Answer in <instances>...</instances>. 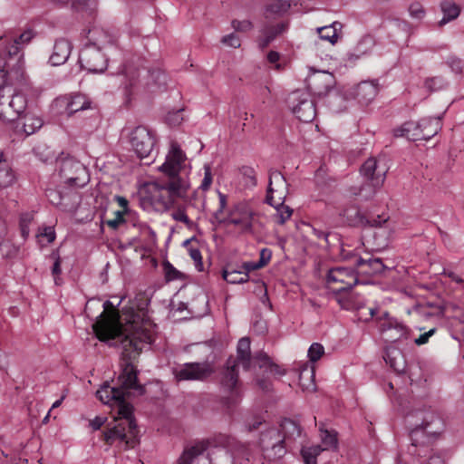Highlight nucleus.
<instances>
[{
    "label": "nucleus",
    "mask_w": 464,
    "mask_h": 464,
    "mask_svg": "<svg viewBox=\"0 0 464 464\" xmlns=\"http://www.w3.org/2000/svg\"><path fill=\"white\" fill-rule=\"evenodd\" d=\"M100 305L103 310L92 324L99 340L137 352L154 341L155 324L149 318L144 306L138 310L130 306L119 314L111 301L107 300Z\"/></svg>",
    "instance_id": "1"
},
{
    "label": "nucleus",
    "mask_w": 464,
    "mask_h": 464,
    "mask_svg": "<svg viewBox=\"0 0 464 464\" xmlns=\"http://www.w3.org/2000/svg\"><path fill=\"white\" fill-rule=\"evenodd\" d=\"M118 382V387L104 382L96 394L102 403L117 407L116 423L103 433L104 441L127 450L138 443L139 430L133 417V407L125 399L132 393L141 395L145 389L138 382L137 371L130 363L124 366Z\"/></svg>",
    "instance_id": "2"
},
{
    "label": "nucleus",
    "mask_w": 464,
    "mask_h": 464,
    "mask_svg": "<svg viewBox=\"0 0 464 464\" xmlns=\"http://www.w3.org/2000/svg\"><path fill=\"white\" fill-rule=\"evenodd\" d=\"M163 178L153 183V198L163 208L173 207L179 199L185 198L190 188L191 167L180 146L172 141L165 161L159 167Z\"/></svg>",
    "instance_id": "3"
},
{
    "label": "nucleus",
    "mask_w": 464,
    "mask_h": 464,
    "mask_svg": "<svg viewBox=\"0 0 464 464\" xmlns=\"http://www.w3.org/2000/svg\"><path fill=\"white\" fill-rule=\"evenodd\" d=\"M35 34L32 29L23 32L18 37L11 39L0 37V76L5 82L23 78L24 53L23 46L28 44Z\"/></svg>",
    "instance_id": "4"
},
{
    "label": "nucleus",
    "mask_w": 464,
    "mask_h": 464,
    "mask_svg": "<svg viewBox=\"0 0 464 464\" xmlns=\"http://www.w3.org/2000/svg\"><path fill=\"white\" fill-rule=\"evenodd\" d=\"M87 39L79 55L81 67L89 72L102 73L108 63L102 50L112 43V37L102 28L94 26L88 31Z\"/></svg>",
    "instance_id": "5"
},
{
    "label": "nucleus",
    "mask_w": 464,
    "mask_h": 464,
    "mask_svg": "<svg viewBox=\"0 0 464 464\" xmlns=\"http://www.w3.org/2000/svg\"><path fill=\"white\" fill-rule=\"evenodd\" d=\"M237 360L228 359L227 367L223 372L221 385L225 392L228 393L226 397V403L227 405L236 404L240 399V391L238 389V372L237 370V364H241L245 370H249L254 362L255 357L252 359L250 355V340L247 337H243L238 341L237 347Z\"/></svg>",
    "instance_id": "6"
},
{
    "label": "nucleus",
    "mask_w": 464,
    "mask_h": 464,
    "mask_svg": "<svg viewBox=\"0 0 464 464\" xmlns=\"http://www.w3.org/2000/svg\"><path fill=\"white\" fill-rule=\"evenodd\" d=\"M122 74L124 77V102L130 104L132 99L141 91L152 84L164 83L166 76L160 69L150 70L147 67H137L132 63L124 65Z\"/></svg>",
    "instance_id": "7"
},
{
    "label": "nucleus",
    "mask_w": 464,
    "mask_h": 464,
    "mask_svg": "<svg viewBox=\"0 0 464 464\" xmlns=\"http://www.w3.org/2000/svg\"><path fill=\"white\" fill-rule=\"evenodd\" d=\"M358 283L353 268L336 266L331 268L326 276L327 288L334 295L342 308L350 310L355 306L352 302L351 289Z\"/></svg>",
    "instance_id": "8"
},
{
    "label": "nucleus",
    "mask_w": 464,
    "mask_h": 464,
    "mask_svg": "<svg viewBox=\"0 0 464 464\" xmlns=\"http://www.w3.org/2000/svg\"><path fill=\"white\" fill-rule=\"evenodd\" d=\"M442 116L421 119L418 123L409 121L393 130L394 137H405L409 140H429L434 137L442 127Z\"/></svg>",
    "instance_id": "9"
},
{
    "label": "nucleus",
    "mask_w": 464,
    "mask_h": 464,
    "mask_svg": "<svg viewBox=\"0 0 464 464\" xmlns=\"http://www.w3.org/2000/svg\"><path fill=\"white\" fill-rule=\"evenodd\" d=\"M415 415L418 419H421L422 421L420 424H416L411 431L412 443L409 448V453L421 457L422 453H426L428 451V447L421 445L420 449H418V437L422 434L427 436L439 435L443 430V421L440 417L431 412L425 413L418 411L415 412Z\"/></svg>",
    "instance_id": "10"
},
{
    "label": "nucleus",
    "mask_w": 464,
    "mask_h": 464,
    "mask_svg": "<svg viewBox=\"0 0 464 464\" xmlns=\"http://www.w3.org/2000/svg\"><path fill=\"white\" fill-rule=\"evenodd\" d=\"M386 172L385 165L381 166L379 160L374 158L368 159L361 168V174L368 181L362 185L359 189L353 191V195L359 196L364 200L371 198L375 194L376 188L383 184Z\"/></svg>",
    "instance_id": "11"
},
{
    "label": "nucleus",
    "mask_w": 464,
    "mask_h": 464,
    "mask_svg": "<svg viewBox=\"0 0 464 464\" xmlns=\"http://www.w3.org/2000/svg\"><path fill=\"white\" fill-rule=\"evenodd\" d=\"M248 460L246 448L232 438H226V445L210 448L208 444V464H235L240 459Z\"/></svg>",
    "instance_id": "12"
},
{
    "label": "nucleus",
    "mask_w": 464,
    "mask_h": 464,
    "mask_svg": "<svg viewBox=\"0 0 464 464\" xmlns=\"http://www.w3.org/2000/svg\"><path fill=\"white\" fill-rule=\"evenodd\" d=\"M259 446L266 459L271 461L283 458L286 453L282 434L276 428H268L262 431Z\"/></svg>",
    "instance_id": "13"
},
{
    "label": "nucleus",
    "mask_w": 464,
    "mask_h": 464,
    "mask_svg": "<svg viewBox=\"0 0 464 464\" xmlns=\"http://www.w3.org/2000/svg\"><path fill=\"white\" fill-rule=\"evenodd\" d=\"M128 140L140 159L148 158L153 151L156 138L150 130L144 126H137L127 133Z\"/></svg>",
    "instance_id": "14"
},
{
    "label": "nucleus",
    "mask_w": 464,
    "mask_h": 464,
    "mask_svg": "<svg viewBox=\"0 0 464 464\" xmlns=\"http://www.w3.org/2000/svg\"><path fill=\"white\" fill-rule=\"evenodd\" d=\"M287 102L292 112L299 121L310 122L314 119L316 115L315 105L308 92L304 91L293 92L289 95Z\"/></svg>",
    "instance_id": "15"
},
{
    "label": "nucleus",
    "mask_w": 464,
    "mask_h": 464,
    "mask_svg": "<svg viewBox=\"0 0 464 464\" xmlns=\"http://www.w3.org/2000/svg\"><path fill=\"white\" fill-rule=\"evenodd\" d=\"M178 382L204 381L211 375L213 369L208 362H187L173 368Z\"/></svg>",
    "instance_id": "16"
},
{
    "label": "nucleus",
    "mask_w": 464,
    "mask_h": 464,
    "mask_svg": "<svg viewBox=\"0 0 464 464\" xmlns=\"http://www.w3.org/2000/svg\"><path fill=\"white\" fill-rule=\"evenodd\" d=\"M254 211L246 202L236 204L229 211L227 223L233 225L241 233L253 232Z\"/></svg>",
    "instance_id": "17"
},
{
    "label": "nucleus",
    "mask_w": 464,
    "mask_h": 464,
    "mask_svg": "<svg viewBox=\"0 0 464 464\" xmlns=\"http://www.w3.org/2000/svg\"><path fill=\"white\" fill-rule=\"evenodd\" d=\"M58 162L60 164V177L64 183L77 187L85 184V180H81V175L86 174V169L82 164L69 157L60 159Z\"/></svg>",
    "instance_id": "18"
},
{
    "label": "nucleus",
    "mask_w": 464,
    "mask_h": 464,
    "mask_svg": "<svg viewBox=\"0 0 464 464\" xmlns=\"http://www.w3.org/2000/svg\"><path fill=\"white\" fill-rule=\"evenodd\" d=\"M208 441L200 440L188 445L179 459L178 464H208Z\"/></svg>",
    "instance_id": "19"
},
{
    "label": "nucleus",
    "mask_w": 464,
    "mask_h": 464,
    "mask_svg": "<svg viewBox=\"0 0 464 464\" xmlns=\"http://www.w3.org/2000/svg\"><path fill=\"white\" fill-rule=\"evenodd\" d=\"M45 196L48 201L63 212L73 213L79 203L78 196L75 193L63 194L56 188H47Z\"/></svg>",
    "instance_id": "20"
},
{
    "label": "nucleus",
    "mask_w": 464,
    "mask_h": 464,
    "mask_svg": "<svg viewBox=\"0 0 464 464\" xmlns=\"http://www.w3.org/2000/svg\"><path fill=\"white\" fill-rule=\"evenodd\" d=\"M378 83L374 81L361 82L353 90V96L362 104H368L377 95Z\"/></svg>",
    "instance_id": "21"
},
{
    "label": "nucleus",
    "mask_w": 464,
    "mask_h": 464,
    "mask_svg": "<svg viewBox=\"0 0 464 464\" xmlns=\"http://www.w3.org/2000/svg\"><path fill=\"white\" fill-rule=\"evenodd\" d=\"M71 51L72 44L67 39H57L53 45V51L50 56V63L53 66L63 64L68 60Z\"/></svg>",
    "instance_id": "22"
},
{
    "label": "nucleus",
    "mask_w": 464,
    "mask_h": 464,
    "mask_svg": "<svg viewBox=\"0 0 464 464\" xmlns=\"http://www.w3.org/2000/svg\"><path fill=\"white\" fill-rule=\"evenodd\" d=\"M383 359L395 372L402 373L406 369V361L403 353L397 348L390 347L384 351Z\"/></svg>",
    "instance_id": "23"
},
{
    "label": "nucleus",
    "mask_w": 464,
    "mask_h": 464,
    "mask_svg": "<svg viewBox=\"0 0 464 464\" xmlns=\"http://www.w3.org/2000/svg\"><path fill=\"white\" fill-rule=\"evenodd\" d=\"M17 180V176L10 162L0 154V189L13 187Z\"/></svg>",
    "instance_id": "24"
},
{
    "label": "nucleus",
    "mask_w": 464,
    "mask_h": 464,
    "mask_svg": "<svg viewBox=\"0 0 464 464\" xmlns=\"http://www.w3.org/2000/svg\"><path fill=\"white\" fill-rule=\"evenodd\" d=\"M354 265L360 273L365 275L379 274L384 267L382 261L377 257L363 258L362 256H355Z\"/></svg>",
    "instance_id": "25"
},
{
    "label": "nucleus",
    "mask_w": 464,
    "mask_h": 464,
    "mask_svg": "<svg viewBox=\"0 0 464 464\" xmlns=\"http://www.w3.org/2000/svg\"><path fill=\"white\" fill-rule=\"evenodd\" d=\"M279 431L282 434L284 445L286 446V449L291 447L290 443L299 438L302 432L300 426L290 419L282 420Z\"/></svg>",
    "instance_id": "26"
},
{
    "label": "nucleus",
    "mask_w": 464,
    "mask_h": 464,
    "mask_svg": "<svg viewBox=\"0 0 464 464\" xmlns=\"http://www.w3.org/2000/svg\"><path fill=\"white\" fill-rule=\"evenodd\" d=\"M374 44L375 40L373 36L371 34H364L359 39L353 52L349 53V60H357L370 54Z\"/></svg>",
    "instance_id": "27"
},
{
    "label": "nucleus",
    "mask_w": 464,
    "mask_h": 464,
    "mask_svg": "<svg viewBox=\"0 0 464 464\" xmlns=\"http://www.w3.org/2000/svg\"><path fill=\"white\" fill-rule=\"evenodd\" d=\"M285 187L286 181L281 172L277 170H270L266 195L267 203L273 205V193L277 192L279 188H285Z\"/></svg>",
    "instance_id": "28"
},
{
    "label": "nucleus",
    "mask_w": 464,
    "mask_h": 464,
    "mask_svg": "<svg viewBox=\"0 0 464 464\" xmlns=\"http://www.w3.org/2000/svg\"><path fill=\"white\" fill-rule=\"evenodd\" d=\"M440 10L443 14V17L439 22L440 26H443L446 24L455 20L460 14V7L455 2L451 0H444L440 3Z\"/></svg>",
    "instance_id": "29"
},
{
    "label": "nucleus",
    "mask_w": 464,
    "mask_h": 464,
    "mask_svg": "<svg viewBox=\"0 0 464 464\" xmlns=\"http://www.w3.org/2000/svg\"><path fill=\"white\" fill-rule=\"evenodd\" d=\"M291 3L288 0H273L265 9V17L272 19L282 16L289 10Z\"/></svg>",
    "instance_id": "30"
},
{
    "label": "nucleus",
    "mask_w": 464,
    "mask_h": 464,
    "mask_svg": "<svg viewBox=\"0 0 464 464\" xmlns=\"http://www.w3.org/2000/svg\"><path fill=\"white\" fill-rule=\"evenodd\" d=\"M223 278L229 284H242L248 281L249 276L240 267L228 266L223 270Z\"/></svg>",
    "instance_id": "31"
},
{
    "label": "nucleus",
    "mask_w": 464,
    "mask_h": 464,
    "mask_svg": "<svg viewBox=\"0 0 464 464\" xmlns=\"http://www.w3.org/2000/svg\"><path fill=\"white\" fill-rule=\"evenodd\" d=\"M342 28V24L334 22L331 25L323 26L317 29L320 39L328 41L332 45L338 42L337 30Z\"/></svg>",
    "instance_id": "32"
},
{
    "label": "nucleus",
    "mask_w": 464,
    "mask_h": 464,
    "mask_svg": "<svg viewBox=\"0 0 464 464\" xmlns=\"http://www.w3.org/2000/svg\"><path fill=\"white\" fill-rule=\"evenodd\" d=\"M43 124L44 121L40 117L32 113H26L24 117L22 132H24L25 136L32 135L40 130Z\"/></svg>",
    "instance_id": "33"
},
{
    "label": "nucleus",
    "mask_w": 464,
    "mask_h": 464,
    "mask_svg": "<svg viewBox=\"0 0 464 464\" xmlns=\"http://www.w3.org/2000/svg\"><path fill=\"white\" fill-rule=\"evenodd\" d=\"M255 362H257L260 368H265L266 372L275 375H284L285 371L281 369L278 365L273 363L270 358L266 353H258L255 356Z\"/></svg>",
    "instance_id": "34"
},
{
    "label": "nucleus",
    "mask_w": 464,
    "mask_h": 464,
    "mask_svg": "<svg viewBox=\"0 0 464 464\" xmlns=\"http://www.w3.org/2000/svg\"><path fill=\"white\" fill-rule=\"evenodd\" d=\"M90 107V102L82 94H75L67 103L66 111L68 114H72L79 111L86 110Z\"/></svg>",
    "instance_id": "35"
},
{
    "label": "nucleus",
    "mask_w": 464,
    "mask_h": 464,
    "mask_svg": "<svg viewBox=\"0 0 464 464\" xmlns=\"http://www.w3.org/2000/svg\"><path fill=\"white\" fill-rule=\"evenodd\" d=\"M320 436L322 440V448L324 450L337 448V433L334 430H324L321 427Z\"/></svg>",
    "instance_id": "36"
},
{
    "label": "nucleus",
    "mask_w": 464,
    "mask_h": 464,
    "mask_svg": "<svg viewBox=\"0 0 464 464\" xmlns=\"http://www.w3.org/2000/svg\"><path fill=\"white\" fill-rule=\"evenodd\" d=\"M324 450L321 445H314L308 448H303L301 454L305 464H317V456Z\"/></svg>",
    "instance_id": "37"
},
{
    "label": "nucleus",
    "mask_w": 464,
    "mask_h": 464,
    "mask_svg": "<svg viewBox=\"0 0 464 464\" xmlns=\"http://www.w3.org/2000/svg\"><path fill=\"white\" fill-rule=\"evenodd\" d=\"M327 101L331 111L334 112H340L345 108V106L343 105L344 99L335 92H329L327 94Z\"/></svg>",
    "instance_id": "38"
},
{
    "label": "nucleus",
    "mask_w": 464,
    "mask_h": 464,
    "mask_svg": "<svg viewBox=\"0 0 464 464\" xmlns=\"http://www.w3.org/2000/svg\"><path fill=\"white\" fill-rule=\"evenodd\" d=\"M285 29H286V24L280 23L275 26H266L262 30V34H264V36H266L267 38L271 37V42H272L278 34L285 32Z\"/></svg>",
    "instance_id": "39"
},
{
    "label": "nucleus",
    "mask_w": 464,
    "mask_h": 464,
    "mask_svg": "<svg viewBox=\"0 0 464 464\" xmlns=\"http://www.w3.org/2000/svg\"><path fill=\"white\" fill-rule=\"evenodd\" d=\"M285 29H286V24L280 23L275 26H266L262 30V34H264V36H266L267 38L271 37V42H272L278 34L285 32Z\"/></svg>",
    "instance_id": "40"
},
{
    "label": "nucleus",
    "mask_w": 464,
    "mask_h": 464,
    "mask_svg": "<svg viewBox=\"0 0 464 464\" xmlns=\"http://www.w3.org/2000/svg\"><path fill=\"white\" fill-rule=\"evenodd\" d=\"M341 215L346 218L349 225H355L362 220L359 210L355 207H351L343 210Z\"/></svg>",
    "instance_id": "41"
},
{
    "label": "nucleus",
    "mask_w": 464,
    "mask_h": 464,
    "mask_svg": "<svg viewBox=\"0 0 464 464\" xmlns=\"http://www.w3.org/2000/svg\"><path fill=\"white\" fill-rule=\"evenodd\" d=\"M293 210L288 206L281 205L276 209V222L279 225L285 224L292 216Z\"/></svg>",
    "instance_id": "42"
},
{
    "label": "nucleus",
    "mask_w": 464,
    "mask_h": 464,
    "mask_svg": "<svg viewBox=\"0 0 464 464\" xmlns=\"http://www.w3.org/2000/svg\"><path fill=\"white\" fill-rule=\"evenodd\" d=\"M324 353V346L319 343H314L308 349L307 356L313 362H317Z\"/></svg>",
    "instance_id": "43"
},
{
    "label": "nucleus",
    "mask_w": 464,
    "mask_h": 464,
    "mask_svg": "<svg viewBox=\"0 0 464 464\" xmlns=\"http://www.w3.org/2000/svg\"><path fill=\"white\" fill-rule=\"evenodd\" d=\"M240 171L246 186L255 187L256 185V171L252 167L244 166Z\"/></svg>",
    "instance_id": "44"
},
{
    "label": "nucleus",
    "mask_w": 464,
    "mask_h": 464,
    "mask_svg": "<svg viewBox=\"0 0 464 464\" xmlns=\"http://www.w3.org/2000/svg\"><path fill=\"white\" fill-rule=\"evenodd\" d=\"M320 79L324 80L325 89H328L333 82V75L325 71L314 72L312 75H310L311 82H315Z\"/></svg>",
    "instance_id": "45"
},
{
    "label": "nucleus",
    "mask_w": 464,
    "mask_h": 464,
    "mask_svg": "<svg viewBox=\"0 0 464 464\" xmlns=\"http://www.w3.org/2000/svg\"><path fill=\"white\" fill-rule=\"evenodd\" d=\"M184 120L183 110L169 111L166 116V121L170 126H179Z\"/></svg>",
    "instance_id": "46"
},
{
    "label": "nucleus",
    "mask_w": 464,
    "mask_h": 464,
    "mask_svg": "<svg viewBox=\"0 0 464 464\" xmlns=\"http://www.w3.org/2000/svg\"><path fill=\"white\" fill-rule=\"evenodd\" d=\"M163 269L168 281L179 279L182 276V274L168 261L163 264Z\"/></svg>",
    "instance_id": "47"
},
{
    "label": "nucleus",
    "mask_w": 464,
    "mask_h": 464,
    "mask_svg": "<svg viewBox=\"0 0 464 464\" xmlns=\"http://www.w3.org/2000/svg\"><path fill=\"white\" fill-rule=\"evenodd\" d=\"M39 241L42 242L43 238L46 239V243H52L55 239V231L53 227H45L43 230L37 235Z\"/></svg>",
    "instance_id": "48"
},
{
    "label": "nucleus",
    "mask_w": 464,
    "mask_h": 464,
    "mask_svg": "<svg viewBox=\"0 0 464 464\" xmlns=\"http://www.w3.org/2000/svg\"><path fill=\"white\" fill-rule=\"evenodd\" d=\"M445 85V81L441 77H433L427 79L425 86L430 91H437L441 89Z\"/></svg>",
    "instance_id": "49"
},
{
    "label": "nucleus",
    "mask_w": 464,
    "mask_h": 464,
    "mask_svg": "<svg viewBox=\"0 0 464 464\" xmlns=\"http://www.w3.org/2000/svg\"><path fill=\"white\" fill-rule=\"evenodd\" d=\"M32 220L30 214H24L20 218V229L24 238H26L29 235V224Z\"/></svg>",
    "instance_id": "50"
},
{
    "label": "nucleus",
    "mask_w": 464,
    "mask_h": 464,
    "mask_svg": "<svg viewBox=\"0 0 464 464\" xmlns=\"http://www.w3.org/2000/svg\"><path fill=\"white\" fill-rule=\"evenodd\" d=\"M448 64L451 71L455 73H461L464 71V63L457 57H450L448 59Z\"/></svg>",
    "instance_id": "51"
},
{
    "label": "nucleus",
    "mask_w": 464,
    "mask_h": 464,
    "mask_svg": "<svg viewBox=\"0 0 464 464\" xmlns=\"http://www.w3.org/2000/svg\"><path fill=\"white\" fill-rule=\"evenodd\" d=\"M221 42L233 48H238L241 45V41L235 34H230L222 37Z\"/></svg>",
    "instance_id": "52"
},
{
    "label": "nucleus",
    "mask_w": 464,
    "mask_h": 464,
    "mask_svg": "<svg viewBox=\"0 0 464 464\" xmlns=\"http://www.w3.org/2000/svg\"><path fill=\"white\" fill-rule=\"evenodd\" d=\"M171 217L174 220L186 224L188 227L190 226L191 222L182 208H178L171 213Z\"/></svg>",
    "instance_id": "53"
},
{
    "label": "nucleus",
    "mask_w": 464,
    "mask_h": 464,
    "mask_svg": "<svg viewBox=\"0 0 464 464\" xmlns=\"http://www.w3.org/2000/svg\"><path fill=\"white\" fill-rule=\"evenodd\" d=\"M232 27L238 32H247L252 29L253 24L249 20H233L232 21Z\"/></svg>",
    "instance_id": "54"
},
{
    "label": "nucleus",
    "mask_w": 464,
    "mask_h": 464,
    "mask_svg": "<svg viewBox=\"0 0 464 464\" xmlns=\"http://www.w3.org/2000/svg\"><path fill=\"white\" fill-rule=\"evenodd\" d=\"M409 12L411 17L420 19L424 16L425 11L422 5L419 3H413L409 7Z\"/></svg>",
    "instance_id": "55"
},
{
    "label": "nucleus",
    "mask_w": 464,
    "mask_h": 464,
    "mask_svg": "<svg viewBox=\"0 0 464 464\" xmlns=\"http://www.w3.org/2000/svg\"><path fill=\"white\" fill-rule=\"evenodd\" d=\"M436 333V328H431L424 334H420L419 337L413 339V342L416 345L420 346L429 342V339Z\"/></svg>",
    "instance_id": "56"
},
{
    "label": "nucleus",
    "mask_w": 464,
    "mask_h": 464,
    "mask_svg": "<svg viewBox=\"0 0 464 464\" xmlns=\"http://www.w3.org/2000/svg\"><path fill=\"white\" fill-rule=\"evenodd\" d=\"M204 169H205L204 178L202 179V182H201L199 188L202 190H208L210 188L211 183H212V174H211L210 168L208 166H205Z\"/></svg>",
    "instance_id": "57"
},
{
    "label": "nucleus",
    "mask_w": 464,
    "mask_h": 464,
    "mask_svg": "<svg viewBox=\"0 0 464 464\" xmlns=\"http://www.w3.org/2000/svg\"><path fill=\"white\" fill-rule=\"evenodd\" d=\"M124 213L117 210L115 212V218L110 220H107V225L111 228H117L121 224L124 222L123 218Z\"/></svg>",
    "instance_id": "58"
},
{
    "label": "nucleus",
    "mask_w": 464,
    "mask_h": 464,
    "mask_svg": "<svg viewBox=\"0 0 464 464\" xmlns=\"http://www.w3.org/2000/svg\"><path fill=\"white\" fill-rule=\"evenodd\" d=\"M218 201H219V207L218 209L215 213V217L218 218L220 214H222L227 208V196L223 194L222 192L218 191Z\"/></svg>",
    "instance_id": "59"
},
{
    "label": "nucleus",
    "mask_w": 464,
    "mask_h": 464,
    "mask_svg": "<svg viewBox=\"0 0 464 464\" xmlns=\"http://www.w3.org/2000/svg\"><path fill=\"white\" fill-rule=\"evenodd\" d=\"M261 267H262V264H258L257 262H245L240 266V268L243 270V272H246V275H248L249 272L257 270Z\"/></svg>",
    "instance_id": "60"
},
{
    "label": "nucleus",
    "mask_w": 464,
    "mask_h": 464,
    "mask_svg": "<svg viewBox=\"0 0 464 464\" xmlns=\"http://www.w3.org/2000/svg\"><path fill=\"white\" fill-rule=\"evenodd\" d=\"M307 227L311 230V233L316 238L327 240L328 234L325 231H324V230H322L320 228L315 227L314 225L308 224Z\"/></svg>",
    "instance_id": "61"
},
{
    "label": "nucleus",
    "mask_w": 464,
    "mask_h": 464,
    "mask_svg": "<svg viewBox=\"0 0 464 464\" xmlns=\"http://www.w3.org/2000/svg\"><path fill=\"white\" fill-rule=\"evenodd\" d=\"M53 257H54V263L53 265V267H52V273L53 275L54 276V282L55 284H58L57 282V276L61 274V260H60V257L56 255H53Z\"/></svg>",
    "instance_id": "62"
},
{
    "label": "nucleus",
    "mask_w": 464,
    "mask_h": 464,
    "mask_svg": "<svg viewBox=\"0 0 464 464\" xmlns=\"http://www.w3.org/2000/svg\"><path fill=\"white\" fill-rule=\"evenodd\" d=\"M189 256L196 263L197 266H202V256L201 252L198 248H190L189 249Z\"/></svg>",
    "instance_id": "63"
},
{
    "label": "nucleus",
    "mask_w": 464,
    "mask_h": 464,
    "mask_svg": "<svg viewBox=\"0 0 464 464\" xmlns=\"http://www.w3.org/2000/svg\"><path fill=\"white\" fill-rule=\"evenodd\" d=\"M107 418L103 416H96L90 421V426L94 430H98L106 422Z\"/></svg>",
    "instance_id": "64"
}]
</instances>
